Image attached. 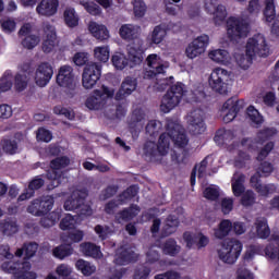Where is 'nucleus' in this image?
Instances as JSON below:
<instances>
[{"instance_id":"nucleus-55","label":"nucleus","mask_w":279,"mask_h":279,"mask_svg":"<svg viewBox=\"0 0 279 279\" xmlns=\"http://www.w3.org/2000/svg\"><path fill=\"white\" fill-rule=\"evenodd\" d=\"M36 138L40 143H51L53 134L45 128H39L36 132Z\"/></svg>"},{"instance_id":"nucleus-1","label":"nucleus","mask_w":279,"mask_h":279,"mask_svg":"<svg viewBox=\"0 0 279 279\" xmlns=\"http://www.w3.org/2000/svg\"><path fill=\"white\" fill-rule=\"evenodd\" d=\"M167 133H162L159 136L158 144L153 141H148L143 146V158L146 162H158L162 156L169 154V147L171 141L174 147L179 149H184L189 145V136L184 133V129L178 120L168 118L166 120Z\"/></svg>"},{"instance_id":"nucleus-4","label":"nucleus","mask_w":279,"mask_h":279,"mask_svg":"<svg viewBox=\"0 0 279 279\" xmlns=\"http://www.w3.org/2000/svg\"><path fill=\"white\" fill-rule=\"evenodd\" d=\"M73 62L76 66H84L85 64L82 84L87 90H90L101 78V63L88 62V53L85 52H76Z\"/></svg>"},{"instance_id":"nucleus-62","label":"nucleus","mask_w":279,"mask_h":279,"mask_svg":"<svg viewBox=\"0 0 279 279\" xmlns=\"http://www.w3.org/2000/svg\"><path fill=\"white\" fill-rule=\"evenodd\" d=\"M203 195L206 199L215 202V199H219V187L210 185L209 187L204 190Z\"/></svg>"},{"instance_id":"nucleus-35","label":"nucleus","mask_w":279,"mask_h":279,"mask_svg":"<svg viewBox=\"0 0 279 279\" xmlns=\"http://www.w3.org/2000/svg\"><path fill=\"white\" fill-rule=\"evenodd\" d=\"M213 158V155H207L201 162L195 163L192 169L191 175H206L208 173V161Z\"/></svg>"},{"instance_id":"nucleus-15","label":"nucleus","mask_w":279,"mask_h":279,"mask_svg":"<svg viewBox=\"0 0 279 279\" xmlns=\"http://www.w3.org/2000/svg\"><path fill=\"white\" fill-rule=\"evenodd\" d=\"M57 84L62 88L73 90L75 88V74L71 65H62L57 75Z\"/></svg>"},{"instance_id":"nucleus-61","label":"nucleus","mask_w":279,"mask_h":279,"mask_svg":"<svg viewBox=\"0 0 279 279\" xmlns=\"http://www.w3.org/2000/svg\"><path fill=\"white\" fill-rule=\"evenodd\" d=\"M220 206H221V213H223V215H230V213H232L234 208V198H231V197L222 198L220 202Z\"/></svg>"},{"instance_id":"nucleus-57","label":"nucleus","mask_w":279,"mask_h":279,"mask_svg":"<svg viewBox=\"0 0 279 279\" xmlns=\"http://www.w3.org/2000/svg\"><path fill=\"white\" fill-rule=\"evenodd\" d=\"M250 154L243 150H239L236 158L234 159V167L236 169H243L247 161H250Z\"/></svg>"},{"instance_id":"nucleus-30","label":"nucleus","mask_w":279,"mask_h":279,"mask_svg":"<svg viewBox=\"0 0 279 279\" xmlns=\"http://www.w3.org/2000/svg\"><path fill=\"white\" fill-rule=\"evenodd\" d=\"M111 62L114 69H117L118 71H123V69H125L128 64H130L131 69H134V66H132V61L130 60V57L128 58L121 52L113 54L111 57Z\"/></svg>"},{"instance_id":"nucleus-36","label":"nucleus","mask_w":279,"mask_h":279,"mask_svg":"<svg viewBox=\"0 0 279 279\" xmlns=\"http://www.w3.org/2000/svg\"><path fill=\"white\" fill-rule=\"evenodd\" d=\"M245 178L244 177H234L231 181V186L233 195L235 197H241L245 193Z\"/></svg>"},{"instance_id":"nucleus-42","label":"nucleus","mask_w":279,"mask_h":279,"mask_svg":"<svg viewBox=\"0 0 279 279\" xmlns=\"http://www.w3.org/2000/svg\"><path fill=\"white\" fill-rule=\"evenodd\" d=\"M75 267L78 269V271H82L84 276H92V274H95L97 269L94 265L84 259H78Z\"/></svg>"},{"instance_id":"nucleus-21","label":"nucleus","mask_w":279,"mask_h":279,"mask_svg":"<svg viewBox=\"0 0 279 279\" xmlns=\"http://www.w3.org/2000/svg\"><path fill=\"white\" fill-rule=\"evenodd\" d=\"M230 232H232V220L230 219L221 220L217 228H214V236L219 241H223L226 236H230Z\"/></svg>"},{"instance_id":"nucleus-58","label":"nucleus","mask_w":279,"mask_h":279,"mask_svg":"<svg viewBox=\"0 0 279 279\" xmlns=\"http://www.w3.org/2000/svg\"><path fill=\"white\" fill-rule=\"evenodd\" d=\"M53 114L64 117L65 119H69V121H73V119H75V113L68 108H64L62 105L53 107Z\"/></svg>"},{"instance_id":"nucleus-64","label":"nucleus","mask_w":279,"mask_h":279,"mask_svg":"<svg viewBox=\"0 0 279 279\" xmlns=\"http://www.w3.org/2000/svg\"><path fill=\"white\" fill-rule=\"evenodd\" d=\"M27 88V75L16 74L15 75V89L17 93H23Z\"/></svg>"},{"instance_id":"nucleus-9","label":"nucleus","mask_w":279,"mask_h":279,"mask_svg":"<svg viewBox=\"0 0 279 279\" xmlns=\"http://www.w3.org/2000/svg\"><path fill=\"white\" fill-rule=\"evenodd\" d=\"M227 34L230 40L247 38L250 34V24L243 19L229 17L227 21Z\"/></svg>"},{"instance_id":"nucleus-6","label":"nucleus","mask_w":279,"mask_h":279,"mask_svg":"<svg viewBox=\"0 0 279 279\" xmlns=\"http://www.w3.org/2000/svg\"><path fill=\"white\" fill-rule=\"evenodd\" d=\"M88 192L86 190H74L71 196L64 202V210H70L78 214L80 216L93 215V209L86 204Z\"/></svg>"},{"instance_id":"nucleus-48","label":"nucleus","mask_w":279,"mask_h":279,"mask_svg":"<svg viewBox=\"0 0 279 279\" xmlns=\"http://www.w3.org/2000/svg\"><path fill=\"white\" fill-rule=\"evenodd\" d=\"M276 129H270V128H266L260 130L257 133V143H259L260 145H263V143H267V141H269V138H271L272 136H276Z\"/></svg>"},{"instance_id":"nucleus-29","label":"nucleus","mask_w":279,"mask_h":279,"mask_svg":"<svg viewBox=\"0 0 279 279\" xmlns=\"http://www.w3.org/2000/svg\"><path fill=\"white\" fill-rule=\"evenodd\" d=\"M264 21L267 23H274L278 15H276V1L265 0V8L263 10Z\"/></svg>"},{"instance_id":"nucleus-5","label":"nucleus","mask_w":279,"mask_h":279,"mask_svg":"<svg viewBox=\"0 0 279 279\" xmlns=\"http://www.w3.org/2000/svg\"><path fill=\"white\" fill-rule=\"evenodd\" d=\"M242 251L243 244L241 241L234 238H227L220 242L219 247L217 248V255L222 263L234 265L241 256Z\"/></svg>"},{"instance_id":"nucleus-60","label":"nucleus","mask_w":279,"mask_h":279,"mask_svg":"<svg viewBox=\"0 0 279 279\" xmlns=\"http://www.w3.org/2000/svg\"><path fill=\"white\" fill-rule=\"evenodd\" d=\"M165 36H167V32L160 26H156L151 34V43L154 45H160L165 40Z\"/></svg>"},{"instance_id":"nucleus-26","label":"nucleus","mask_w":279,"mask_h":279,"mask_svg":"<svg viewBox=\"0 0 279 279\" xmlns=\"http://www.w3.org/2000/svg\"><path fill=\"white\" fill-rule=\"evenodd\" d=\"M179 227H180V220L178 219V217L170 215L165 220L161 235L171 236V234H174V232L178 231Z\"/></svg>"},{"instance_id":"nucleus-25","label":"nucleus","mask_w":279,"mask_h":279,"mask_svg":"<svg viewBox=\"0 0 279 279\" xmlns=\"http://www.w3.org/2000/svg\"><path fill=\"white\" fill-rule=\"evenodd\" d=\"M254 226L256 230V236H258V239H269V235L271 234V229L269 228L267 218L265 217L256 218Z\"/></svg>"},{"instance_id":"nucleus-27","label":"nucleus","mask_w":279,"mask_h":279,"mask_svg":"<svg viewBox=\"0 0 279 279\" xmlns=\"http://www.w3.org/2000/svg\"><path fill=\"white\" fill-rule=\"evenodd\" d=\"M32 264L29 262L22 263L15 270V279H36L34 271H31Z\"/></svg>"},{"instance_id":"nucleus-49","label":"nucleus","mask_w":279,"mask_h":279,"mask_svg":"<svg viewBox=\"0 0 279 279\" xmlns=\"http://www.w3.org/2000/svg\"><path fill=\"white\" fill-rule=\"evenodd\" d=\"M12 88V72H4L0 78V93H8Z\"/></svg>"},{"instance_id":"nucleus-13","label":"nucleus","mask_w":279,"mask_h":279,"mask_svg":"<svg viewBox=\"0 0 279 279\" xmlns=\"http://www.w3.org/2000/svg\"><path fill=\"white\" fill-rule=\"evenodd\" d=\"M208 43H210V37H208V35L198 36L186 47L185 53L187 58H190V60H194L197 56H202V53L206 51Z\"/></svg>"},{"instance_id":"nucleus-37","label":"nucleus","mask_w":279,"mask_h":279,"mask_svg":"<svg viewBox=\"0 0 279 279\" xmlns=\"http://www.w3.org/2000/svg\"><path fill=\"white\" fill-rule=\"evenodd\" d=\"M69 165H71V158L68 156H61L50 161V169H52V171H60L62 169H66Z\"/></svg>"},{"instance_id":"nucleus-53","label":"nucleus","mask_w":279,"mask_h":279,"mask_svg":"<svg viewBox=\"0 0 279 279\" xmlns=\"http://www.w3.org/2000/svg\"><path fill=\"white\" fill-rule=\"evenodd\" d=\"M228 16V11L226 10V5L218 4L214 9V21L215 23H223Z\"/></svg>"},{"instance_id":"nucleus-3","label":"nucleus","mask_w":279,"mask_h":279,"mask_svg":"<svg viewBox=\"0 0 279 279\" xmlns=\"http://www.w3.org/2000/svg\"><path fill=\"white\" fill-rule=\"evenodd\" d=\"M256 56L259 58H267L269 56V45H267L265 35L260 33L247 39L245 54L236 56V62L240 69L247 71L252 66Z\"/></svg>"},{"instance_id":"nucleus-17","label":"nucleus","mask_w":279,"mask_h":279,"mask_svg":"<svg viewBox=\"0 0 279 279\" xmlns=\"http://www.w3.org/2000/svg\"><path fill=\"white\" fill-rule=\"evenodd\" d=\"M136 88H138V80L132 76H126L121 83L119 90L116 93V101H123V99H128Z\"/></svg>"},{"instance_id":"nucleus-38","label":"nucleus","mask_w":279,"mask_h":279,"mask_svg":"<svg viewBox=\"0 0 279 279\" xmlns=\"http://www.w3.org/2000/svg\"><path fill=\"white\" fill-rule=\"evenodd\" d=\"M0 230L5 236H12L19 232V225L14 220H7L0 225Z\"/></svg>"},{"instance_id":"nucleus-50","label":"nucleus","mask_w":279,"mask_h":279,"mask_svg":"<svg viewBox=\"0 0 279 279\" xmlns=\"http://www.w3.org/2000/svg\"><path fill=\"white\" fill-rule=\"evenodd\" d=\"M0 25L4 34H12L16 31V22L10 17L1 19Z\"/></svg>"},{"instance_id":"nucleus-2","label":"nucleus","mask_w":279,"mask_h":279,"mask_svg":"<svg viewBox=\"0 0 279 279\" xmlns=\"http://www.w3.org/2000/svg\"><path fill=\"white\" fill-rule=\"evenodd\" d=\"M120 37L126 43H132L129 46V59L131 66H138L145 60V41L141 38V27L134 24H123L119 29Z\"/></svg>"},{"instance_id":"nucleus-47","label":"nucleus","mask_w":279,"mask_h":279,"mask_svg":"<svg viewBox=\"0 0 279 279\" xmlns=\"http://www.w3.org/2000/svg\"><path fill=\"white\" fill-rule=\"evenodd\" d=\"M94 231L99 236V239H101V241H106L107 238H109L111 234H114L112 228L107 225H97L94 228Z\"/></svg>"},{"instance_id":"nucleus-44","label":"nucleus","mask_w":279,"mask_h":279,"mask_svg":"<svg viewBox=\"0 0 279 279\" xmlns=\"http://www.w3.org/2000/svg\"><path fill=\"white\" fill-rule=\"evenodd\" d=\"M52 254L56 258L64 260L66 256H71V254H73V247H71V245H60L53 248Z\"/></svg>"},{"instance_id":"nucleus-18","label":"nucleus","mask_w":279,"mask_h":279,"mask_svg":"<svg viewBox=\"0 0 279 279\" xmlns=\"http://www.w3.org/2000/svg\"><path fill=\"white\" fill-rule=\"evenodd\" d=\"M51 77H53V66L49 62L40 63L35 72V83L37 86L44 88V86L51 82Z\"/></svg>"},{"instance_id":"nucleus-7","label":"nucleus","mask_w":279,"mask_h":279,"mask_svg":"<svg viewBox=\"0 0 279 279\" xmlns=\"http://www.w3.org/2000/svg\"><path fill=\"white\" fill-rule=\"evenodd\" d=\"M184 95H186L184 83L178 82L177 84L171 85L161 100L162 112H171L173 108L180 105Z\"/></svg>"},{"instance_id":"nucleus-46","label":"nucleus","mask_w":279,"mask_h":279,"mask_svg":"<svg viewBox=\"0 0 279 279\" xmlns=\"http://www.w3.org/2000/svg\"><path fill=\"white\" fill-rule=\"evenodd\" d=\"M274 241H278L279 243V235L274 236L272 235ZM265 256L267 258H270V260H276V258L279 260V244H278V250L276 247H274V244H268L265 250Z\"/></svg>"},{"instance_id":"nucleus-63","label":"nucleus","mask_w":279,"mask_h":279,"mask_svg":"<svg viewBox=\"0 0 279 279\" xmlns=\"http://www.w3.org/2000/svg\"><path fill=\"white\" fill-rule=\"evenodd\" d=\"M119 186L109 185L107 186L100 194L99 199L101 202H106V199H110V197H114L116 193H118Z\"/></svg>"},{"instance_id":"nucleus-40","label":"nucleus","mask_w":279,"mask_h":279,"mask_svg":"<svg viewBox=\"0 0 279 279\" xmlns=\"http://www.w3.org/2000/svg\"><path fill=\"white\" fill-rule=\"evenodd\" d=\"M94 58L98 62H108L110 60V48L108 46H99L94 49Z\"/></svg>"},{"instance_id":"nucleus-12","label":"nucleus","mask_w":279,"mask_h":279,"mask_svg":"<svg viewBox=\"0 0 279 279\" xmlns=\"http://www.w3.org/2000/svg\"><path fill=\"white\" fill-rule=\"evenodd\" d=\"M245 108V100L238 99L236 97L229 98L222 106V110H228L223 116V123H231L236 119V114L241 112Z\"/></svg>"},{"instance_id":"nucleus-20","label":"nucleus","mask_w":279,"mask_h":279,"mask_svg":"<svg viewBox=\"0 0 279 279\" xmlns=\"http://www.w3.org/2000/svg\"><path fill=\"white\" fill-rule=\"evenodd\" d=\"M86 108L88 110H101L106 107V98H101V90L95 89L94 95L89 96L85 101Z\"/></svg>"},{"instance_id":"nucleus-56","label":"nucleus","mask_w":279,"mask_h":279,"mask_svg":"<svg viewBox=\"0 0 279 279\" xmlns=\"http://www.w3.org/2000/svg\"><path fill=\"white\" fill-rule=\"evenodd\" d=\"M133 10H134V15L137 19H143V16H145V13L147 12V5L143 0H134Z\"/></svg>"},{"instance_id":"nucleus-14","label":"nucleus","mask_w":279,"mask_h":279,"mask_svg":"<svg viewBox=\"0 0 279 279\" xmlns=\"http://www.w3.org/2000/svg\"><path fill=\"white\" fill-rule=\"evenodd\" d=\"M129 132L132 134L133 138H138L141 130L145 128V113L142 109L133 110L131 117L128 120Z\"/></svg>"},{"instance_id":"nucleus-39","label":"nucleus","mask_w":279,"mask_h":279,"mask_svg":"<svg viewBox=\"0 0 279 279\" xmlns=\"http://www.w3.org/2000/svg\"><path fill=\"white\" fill-rule=\"evenodd\" d=\"M58 221H60V213L51 211L40 219V226H43V228H53Z\"/></svg>"},{"instance_id":"nucleus-45","label":"nucleus","mask_w":279,"mask_h":279,"mask_svg":"<svg viewBox=\"0 0 279 279\" xmlns=\"http://www.w3.org/2000/svg\"><path fill=\"white\" fill-rule=\"evenodd\" d=\"M229 52L223 49H217L209 52V58L218 64H223L228 60Z\"/></svg>"},{"instance_id":"nucleus-43","label":"nucleus","mask_w":279,"mask_h":279,"mask_svg":"<svg viewBox=\"0 0 279 279\" xmlns=\"http://www.w3.org/2000/svg\"><path fill=\"white\" fill-rule=\"evenodd\" d=\"M241 201L240 204L244 206V208H250L251 206H254L256 204V193L254 191L248 190L241 194Z\"/></svg>"},{"instance_id":"nucleus-31","label":"nucleus","mask_w":279,"mask_h":279,"mask_svg":"<svg viewBox=\"0 0 279 279\" xmlns=\"http://www.w3.org/2000/svg\"><path fill=\"white\" fill-rule=\"evenodd\" d=\"M133 254L134 253L129 248L123 246L120 247L116 254V258H114L116 265H128V263H131L132 258H134Z\"/></svg>"},{"instance_id":"nucleus-28","label":"nucleus","mask_w":279,"mask_h":279,"mask_svg":"<svg viewBox=\"0 0 279 279\" xmlns=\"http://www.w3.org/2000/svg\"><path fill=\"white\" fill-rule=\"evenodd\" d=\"M233 140L234 131L232 130L219 129L214 136V141L217 145H228V143Z\"/></svg>"},{"instance_id":"nucleus-51","label":"nucleus","mask_w":279,"mask_h":279,"mask_svg":"<svg viewBox=\"0 0 279 279\" xmlns=\"http://www.w3.org/2000/svg\"><path fill=\"white\" fill-rule=\"evenodd\" d=\"M1 145L3 151L11 156H14V154H16V149H19V143H16V140H2Z\"/></svg>"},{"instance_id":"nucleus-54","label":"nucleus","mask_w":279,"mask_h":279,"mask_svg":"<svg viewBox=\"0 0 279 279\" xmlns=\"http://www.w3.org/2000/svg\"><path fill=\"white\" fill-rule=\"evenodd\" d=\"M40 43L38 35H28L22 39V47L24 49H34Z\"/></svg>"},{"instance_id":"nucleus-32","label":"nucleus","mask_w":279,"mask_h":279,"mask_svg":"<svg viewBox=\"0 0 279 279\" xmlns=\"http://www.w3.org/2000/svg\"><path fill=\"white\" fill-rule=\"evenodd\" d=\"M246 117L250 119L251 125H253V128H260L265 121L260 112H258V109H256L254 106L247 107Z\"/></svg>"},{"instance_id":"nucleus-52","label":"nucleus","mask_w":279,"mask_h":279,"mask_svg":"<svg viewBox=\"0 0 279 279\" xmlns=\"http://www.w3.org/2000/svg\"><path fill=\"white\" fill-rule=\"evenodd\" d=\"M136 195H138V187L136 185H132L119 195V204H123L124 202H128V199L136 197Z\"/></svg>"},{"instance_id":"nucleus-22","label":"nucleus","mask_w":279,"mask_h":279,"mask_svg":"<svg viewBox=\"0 0 279 279\" xmlns=\"http://www.w3.org/2000/svg\"><path fill=\"white\" fill-rule=\"evenodd\" d=\"M88 29L97 40H108L110 38V32L108 27L104 24H98L97 22L89 23Z\"/></svg>"},{"instance_id":"nucleus-33","label":"nucleus","mask_w":279,"mask_h":279,"mask_svg":"<svg viewBox=\"0 0 279 279\" xmlns=\"http://www.w3.org/2000/svg\"><path fill=\"white\" fill-rule=\"evenodd\" d=\"M64 23L68 27H77L80 25V16L75 12V9L68 8L63 12Z\"/></svg>"},{"instance_id":"nucleus-11","label":"nucleus","mask_w":279,"mask_h":279,"mask_svg":"<svg viewBox=\"0 0 279 279\" xmlns=\"http://www.w3.org/2000/svg\"><path fill=\"white\" fill-rule=\"evenodd\" d=\"M189 131L193 136L204 134L206 132V122H204V111L202 109H194L187 116Z\"/></svg>"},{"instance_id":"nucleus-16","label":"nucleus","mask_w":279,"mask_h":279,"mask_svg":"<svg viewBox=\"0 0 279 279\" xmlns=\"http://www.w3.org/2000/svg\"><path fill=\"white\" fill-rule=\"evenodd\" d=\"M45 39L41 45L44 53H51L56 49V40H58V34L56 33V26L49 22L44 23Z\"/></svg>"},{"instance_id":"nucleus-8","label":"nucleus","mask_w":279,"mask_h":279,"mask_svg":"<svg viewBox=\"0 0 279 279\" xmlns=\"http://www.w3.org/2000/svg\"><path fill=\"white\" fill-rule=\"evenodd\" d=\"M66 193L61 192L56 194L54 196H44L40 199H34L29 206L27 207V213L34 215V217H43V215H47L49 210L53 208L54 199L58 197H65Z\"/></svg>"},{"instance_id":"nucleus-34","label":"nucleus","mask_w":279,"mask_h":279,"mask_svg":"<svg viewBox=\"0 0 279 279\" xmlns=\"http://www.w3.org/2000/svg\"><path fill=\"white\" fill-rule=\"evenodd\" d=\"M162 253L167 256H178L182 247L173 239H168L161 246Z\"/></svg>"},{"instance_id":"nucleus-24","label":"nucleus","mask_w":279,"mask_h":279,"mask_svg":"<svg viewBox=\"0 0 279 279\" xmlns=\"http://www.w3.org/2000/svg\"><path fill=\"white\" fill-rule=\"evenodd\" d=\"M80 250L84 256H90L92 258H102L101 247L93 242H83L80 244Z\"/></svg>"},{"instance_id":"nucleus-41","label":"nucleus","mask_w":279,"mask_h":279,"mask_svg":"<svg viewBox=\"0 0 279 279\" xmlns=\"http://www.w3.org/2000/svg\"><path fill=\"white\" fill-rule=\"evenodd\" d=\"M162 130V122L157 120H150L146 125V134L156 138L160 131Z\"/></svg>"},{"instance_id":"nucleus-19","label":"nucleus","mask_w":279,"mask_h":279,"mask_svg":"<svg viewBox=\"0 0 279 279\" xmlns=\"http://www.w3.org/2000/svg\"><path fill=\"white\" fill-rule=\"evenodd\" d=\"M58 8H60V0H41L36 8V12L40 16H54V14H58Z\"/></svg>"},{"instance_id":"nucleus-10","label":"nucleus","mask_w":279,"mask_h":279,"mask_svg":"<svg viewBox=\"0 0 279 279\" xmlns=\"http://www.w3.org/2000/svg\"><path fill=\"white\" fill-rule=\"evenodd\" d=\"M230 81V74L227 70L216 68L209 76V86L215 93L219 95H226L228 93V82Z\"/></svg>"},{"instance_id":"nucleus-59","label":"nucleus","mask_w":279,"mask_h":279,"mask_svg":"<svg viewBox=\"0 0 279 279\" xmlns=\"http://www.w3.org/2000/svg\"><path fill=\"white\" fill-rule=\"evenodd\" d=\"M75 217L68 214L65 217H63L59 223L60 230H73L75 228Z\"/></svg>"},{"instance_id":"nucleus-23","label":"nucleus","mask_w":279,"mask_h":279,"mask_svg":"<svg viewBox=\"0 0 279 279\" xmlns=\"http://www.w3.org/2000/svg\"><path fill=\"white\" fill-rule=\"evenodd\" d=\"M251 186L257 191L258 194H260L263 197H267L269 193H275L276 192V185L274 184H268V185H263L260 184V179L258 175H253L251 177Z\"/></svg>"}]
</instances>
